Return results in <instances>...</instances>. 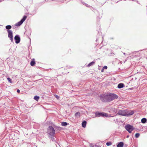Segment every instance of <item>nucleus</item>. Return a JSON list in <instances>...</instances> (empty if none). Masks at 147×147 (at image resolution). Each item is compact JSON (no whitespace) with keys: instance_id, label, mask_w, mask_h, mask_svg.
I'll use <instances>...</instances> for the list:
<instances>
[{"instance_id":"nucleus-1","label":"nucleus","mask_w":147,"mask_h":147,"mask_svg":"<svg viewBox=\"0 0 147 147\" xmlns=\"http://www.w3.org/2000/svg\"><path fill=\"white\" fill-rule=\"evenodd\" d=\"M134 112L132 111H126L120 110L117 114L123 116H129L133 115Z\"/></svg>"},{"instance_id":"nucleus-2","label":"nucleus","mask_w":147,"mask_h":147,"mask_svg":"<svg viewBox=\"0 0 147 147\" xmlns=\"http://www.w3.org/2000/svg\"><path fill=\"white\" fill-rule=\"evenodd\" d=\"M117 96L114 94H111L109 95H107L105 96V98L106 99V101L110 102L112 100L117 98Z\"/></svg>"},{"instance_id":"nucleus-3","label":"nucleus","mask_w":147,"mask_h":147,"mask_svg":"<svg viewBox=\"0 0 147 147\" xmlns=\"http://www.w3.org/2000/svg\"><path fill=\"white\" fill-rule=\"evenodd\" d=\"M48 133L51 136H53L55 133V131L54 128L52 126H49L47 130Z\"/></svg>"},{"instance_id":"nucleus-4","label":"nucleus","mask_w":147,"mask_h":147,"mask_svg":"<svg viewBox=\"0 0 147 147\" xmlns=\"http://www.w3.org/2000/svg\"><path fill=\"white\" fill-rule=\"evenodd\" d=\"M109 117L108 114L104 112L100 113L98 112H96L95 113V117Z\"/></svg>"},{"instance_id":"nucleus-5","label":"nucleus","mask_w":147,"mask_h":147,"mask_svg":"<svg viewBox=\"0 0 147 147\" xmlns=\"http://www.w3.org/2000/svg\"><path fill=\"white\" fill-rule=\"evenodd\" d=\"M125 128L129 133H131L134 129L133 127L129 124L125 125Z\"/></svg>"},{"instance_id":"nucleus-6","label":"nucleus","mask_w":147,"mask_h":147,"mask_svg":"<svg viewBox=\"0 0 147 147\" xmlns=\"http://www.w3.org/2000/svg\"><path fill=\"white\" fill-rule=\"evenodd\" d=\"M27 18V16H24L22 19L20 21L18 22L17 23H16L15 24V25L16 26H19L21 25L23 22L25 21V20H26Z\"/></svg>"},{"instance_id":"nucleus-7","label":"nucleus","mask_w":147,"mask_h":147,"mask_svg":"<svg viewBox=\"0 0 147 147\" xmlns=\"http://www.w3.org/2000/svg\"><path fill=\"white\" fill-rule=\"evenodd\" d=\"M8 36L12 42L13 41V32L11 30H7Z\"/></svg>"},{"instance_id":"nucleus-8","label":"nucleus","mask_w":147,"mask_h":147,"mask_svg":"<svg viewBox=\"0 0 147 147\" xmlns=\"http://www.w3.org/2000/svg\"><path fill=\"white\" fill-rule=\"evenodd\" d=\"M14 39L15 40V42L16 43H18L20 41V38L18 35H16L14 37Z\"/></svg>"},{"instance_id":"nucleus-9","label":"nucleus","mask_w":147,"mask_h":147,"mask_svg":"<svg viewBox=\"0 0 147 147\" xmlns=\"http://www.w3.org/2000/svg\"><path fill=\"white\" fill-rule=\"evenodd\" d=\"M124 85L122 83H120L118 85L117 87L119 88H123L124 87Z\"/></svg>"},{"instance_id":"nucleus-10","label":"nucleus","mask_w":147,"mask_h":147,"mask_svg":"<svg viewBox=\"0 0 147 147\" xmlns=\"http://www.w3.org/2000/svg\"><path fill=\"white\" fill-rule=\"evenodd\" d=\"M123 143L122 142H121L119 143L117 145V147H123Z\"/></svg>"},{"instance_id":"nucleus-11","label":"nucleus","mask_w":147,"mask_h":147,"mask_svg":"<svg viewBox=\"0 0 147 147\" xmlns=\"http://www.w3.org/2000/svg\"><path fill=\"white\" fill-rule=\"evenodd\" d=\"M35 63V61H34V59H32V60L30 62V65L31 66H33L34 65V64Z\"/></svg>"},{"instance_id":"nucleus-12","label":"nucleus","mask_w":147,"mask_h":147,"mask_svg":"<svg viewBox=\"0 0 147 147\" xmlns=\"http://www.w3.org/2000/svg\"><path fill=\"white\" fill-rule=\"evenodd\" d=\"M86 121H84L82 123V126L83 127H86Z\"/></svg>"},{"instance_id":"nucleus-13","label":"nucleus","mask_w":147,"mask_h":147,"mask_svg":"<svg viewBox=\"0 0 147 147\" xmlns=\"http://www.w3.org/2000/svg\"><path fill=\"white\" fill-rule=\"evenodd\" d=\"M80 113L79 112H78L75 114V116L77 117H78L80 116Z\"/></svg>"},{"instance_id":"nucleus-14","label":"nucleus","mask_w":147,"mask_h":147,"mask_svg":"<svg viewBox=\"0 0 147 147\" xmlns=\"http://www.w3.org/2000/svg\"><path fill=\"white\" fill-rule=\"evenodd\" d=\"M95 63V61H93L90 63L88 65V67H90L92 65H93Z\"/></svg>"},{"instance_id":"nucleus-15","label":"nucleus","mask_w":147,"mask_h":147,"mask_svg":"<svg viewBox=\"0 0 147 147\" xmlns=\"http://www.w3.org/2000/svg\"><path fill=\"white\" fill-rule=\"evenodd\" d=\"M147 121L146 119L145 118H142L141 120V122L143 123H145Z\"/></svg>"},{"instance_id":"nucleus-16","label":"nucleus","mask_w":147,"mask_h":147,"mask_svg":"<svg viewBox=\"0 0 147 147\" xmlns=\"http://www.w3.org/2000/svg\"><path fill=\"white\" fill-rule=\"evenodd\" d=\"M6 29L7 30H9L11 28V26L10 25H7L5 27Z\"/></svg>"},{"instance_id":"nucleus-17","label":"nucleus","mask_w":147,"mask_h":147,"mask_svg":"<svg viewBox=\"0 0 147 147\" xmlns=\"http://www.w3.org/2000/svg\"><path fill=\"white\" fill-rule=\"evenodd\" d=\"M61 124L62 126H64L67 125V123L65 122H62L61 123Z\"/></svg>"},{"instance_id":"nucleus-18","label":"nucleus","mask_w":147,"mask_h":147,"mask_svg":"<svg viewBox=\"0 0 147 147\" xmlns=\"http://www.w3.org/2000/svg\"><path fill=\"white\" fill-rule=\"evenodd\" d=\"M39 96H35L34 97V99L35 100L38 101V100L39 99Z\"/></svg>"},{"instance_id":"nucleus-19","label":"nucleus","mask_w":147,"mask_h":147,"mask_svg":"<svg viewBox=\"0 0 147 147\" xmlns=\"http://www.w3.org/2000/svg\"><path fill=\"white\" fill-rule=\"evenodd\" d=\"M90 147H96L97 146L92 144H90Z\"/></svg>"},{"instance_id":"nucleus-20","label":"nucleus","mask_w":147,"mask_h":147,"mask_svg":"<svg viewBox=\"0 0 147 147\" xmlns=\"http://www.w3.org/2000/svg\"><path fill=\"white\" fill-rule=\"evenodd\" d=\"M140 135V134L139 133H136L135 135V137L136 138H138L139 137Z\"/></svg>"},{"instance_id":"nucleus-21","label":"nucleus","mask_w":147,"mask_h":147,"mask_svg":"<svg viewBox=\"0 0 147 147\" xmlns=\"http://www.w3.org/2000/svg\"><path fill=\"white\" fill-rule=\"evenodd\" d=\"M106 144L107 146H110L112 144V143L111 142H108L106 143Z\"/></svg>"},{"instance_id":"nucleus-22","label":"nucleus","mask_w":147,"mask_h":147,"mask_svg":"<svg viewBox=\"0 0 147 147\" xmlns=\"http://www.w3.org/2000/svg\"><path fill=\"white\" fill-rule=\"evenodd\" d=\"M7 80L9 82L11 83V79H10V78H7Z\"/></svg>"},{"instance_id":"nucleus-23","label":"nucleus","mask_w":147,"mask_h":147,"mask_svg":"<svg viewBox=\"0 0 147 147\" xmlns=\"http://www.w3.org/2000/svg\"><path fill=\"white\" fill-rule=\"evenodd\" d=\"M55 96L56 97V98L57 99H59V96L57 95H55Z\"/></svg>"},{"instance_id":"nucleus-24","label":"nucleus","mask_w":147,"mask_h":147,"mask_svg":"<svg viewBox=\"0 0 147 147\" xmlns=\"http://www.w3.org/2000/svg\"><path fill=\"white\" fill-rule=\"evenodd\" d=\"M107 66H104L103 67V68L104 69H107Z\"/></svg>"},{"instance_id":"nucleus-25","label":"nucleus","mask_w":147,"mask_h":147,"mask_svg":"<svg viewBox=\"0 0 147 147\" xmlns=\"http://www.w3.org/2000/svg\"><path fill=\"white\" fill-rule=\"evenodd\" d=\"M17 92L18 93H19L20 92V90L19 89H18L17 90Z\"/></svg>"},{"instance_id":"nucleus-26","label":"nucleus","mask_w":147,"mask_h":147,"mask_svg":"<svg viewBox=\"0 0 147 147\" xmlns=\"http://www.w3.org/2000/svg\"><path fill=\"white\" fill-rule=\"evenodd\" d=\"M104 69L103 68H102L101 70V72H103L104 71Z\"/></svg>"},{"instance_id":"nucleus-27","label":"nucleus","mask_w":147,"mask_h":147,"mask_svg":"<svg viewBox=\"0 0 147 147\" xmlns=\"http://www.w3.org/2000/svg\"><path fill=\"white\" fill-rule=\"evenodd\" d=\"M114 112H116V109H114Z\"/></svg>"},{"instance_id":"nucleus-28","label":"nucleus","mask_w":147,"mask_h":147,"mask_svg":"<svg viewBox=\"0 0 147 147\" xmlns=\"http://www.w3.org/2000/svg\"><path fill=\"white\" fill-rule=\"evenodd\" d=\"M85 5H86V6H87V4H85Z\"/></svg>"},{"instance_id":"nucleus-29","label":"nucleus","mask_w":147,"mask_h":147,"mask_svg":"<svg viewBox=\"0 0 147 147\" xmlns=\"http://www.w3.org/2000/svg\"><path fill=\"white\" fill-rule=\"evenodd\" d=\"M123 54H124V55H125V53H123Z\"/></svg>"}]
</instances>
